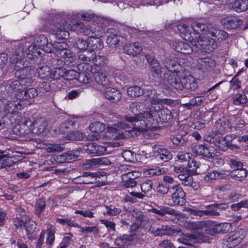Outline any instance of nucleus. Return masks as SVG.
I'll return each instance as SVG.
<instances>
[{
	"mask_svg": "<svg viewBox=\"0 0 248 248\" xmlns=\"http://www.w3.org/2000/svg\"><path fill=\"white\" fill-rule=\"evenodd\" d=\"M163 64L167 69L163 78L168 84L174 89L182 90L183 89V78L179 75L180 64L175 61L169 58L164 59Z\"/></svg>",
	"mask_w": 248,
	"mask_h": 248,
	"instance_id": "nucleus-1",
	"label": "nucleus"
},
{
	"mask_svg": "<svg viewBox=\"0 0 248 248\" xmlns=\"http://www.w3.org/2000/svg\"><path fill=\"white\" fill-rule=\"evenodd\" d=\"M78 126V124L76 121L68 120L61 125L60 131L62 133H67L66 139L68 140H80L84 139L85 135L81 132L72 130Z\"/></svg>",
	"mask_w": 248,
	"mask_h": 248,
	"instance_id": "nucleus-2",
	"label": "nucleus"
},
{
	"mask_svg": "<svg viewBox=\"0 0 248 248\" xmlns=\"http://www.w3.org/2000/svg\"><path fill=\"white\" fill-rule=\"evenodd\" d=\"M209 35L195 36L191 43L205 52L210 53L217 47V43L215 39L211 38Z\"/></svg>",
	"mask_w": 248,
	"mask_h": 248,
	"instance_id": "nucleus-3",
	"label": "nucleus"
},
{
	"mask_svg": "<svg viewBox=\"0 0 248 248\" xmlns=\"http://www.w3.org/2000/svg\"><path fill=\"white\" fill-rule=\"evenodd\" d=\"M46 125L47 122L46 120L43 118H39L36 119L33 122L30 119L26 120L22 126L27 134L31 133L39 135L45 131Z\"/></svg>",
	"mask_w": 248,
	"mask_h": 248,
	"instance_id": "nucleus-4",
	"label": "nucleus"
},
{
	"mask_svg": "<svg viewBox=\"0 0 248 248\" xmlns=\"http://www.w3.org/2000/svg\"><path fill=\"white\" fill-rule=\"evenodd\" d=\"M148 232L155 237L163 235H172L179 232L174 227L165 225L158 222L152 224Z\"/></svg>",
	"mask_w": 248,
	"mask_h": 248,
	"instance_id": "nucleus-5",
	"label": "nucleus"
},
{
	"mask_svg": "<svg viewBox=\"0 0 248 248\" xmlns=\"http://www.w3.org/2000/svg\"><path fill=\"white\" fill-rule=\"evenodd\" d=\"M126 124L124 122H118L114 124L115 127L108 126L107 128L106 136L109 138L114 140H123L129 136V132L128 131H120L116 127L124 129Z\"/></svg>",
	"mask_w": 248,
	"mask_h": 248,
	"instance_id": "nucleus-6",
	"label": "nucleus"
},
{
	"mask_svg": "<svg viewBox=\"0 0 248 248\" xmlns=\"http://www.w3.org/2000/svg\"><path fill=\"white\" fill-rule=\"evenodd\" d=\"M23 65H15L14 69L16 70L15 75L16 78L20 80H23L25 83H30L32 82L31 75L34 73V69L31 66L25 65V62Z\"/></svg>",
	"mask_w": 248,
	"mask_h": 248,
	"instance_id": "nucleus-7",
	"label": "nucleus"
},
{
	"mask_svg": "<svg viewBox=\"0 0 248 248\" xmlns=\"http://www.w3.org/2000/svg\"><path fill=\"white\" fill-rule=\"evenodd\" d=\"M145 57L149 64V68L152 73V75L154 77L163 78L164 74L167 71V69L163 64L164 60L162 62L163 66L161 67L158 61L155 60L153 56L147 54Z\"/></svg>",
	"mask_w": 248,
	"mask_h": 248,
	"instance_id": "nucleus-8",
	"label": "nucleus"
},
{
	"mask_svg": "<svg viewBox=\"0 0 248 248\" xmlns=\"http://www.w3.org/2000/svg\"><path fill=\"white\" fill-rule=\"evenodd\" d=\"M69 28L70 24H68L65 19L60 18L55 23L53 32L58 40L65 39L69 36L67 30Z\"/></svg>",
	"mask_w": 248,
	"mask_h": 248,
	"instance_id": "nucleus-9",
	"label": "nucleus"
},
{
	"mask_svg": "<svg viewBox=\"0 0 248 248\" xmlns=\"http://www.w3.org/2000/svg\"><path fill=\"white\" fill-rule=\"evenodd\" d=\"M17 48H14L12 52V54L9 57V61L11 63L15 65H23V57L24 55L23 46L21 42L19 41H14L13 45Z\"/></svg>",
	"mask_w": 248,
	"mask_h": 248,
	"instance_id": "nucleus-10",
	"label": "nucleus"
},
{
	"mask_svg": "<svg viewBox=\"0 0 248 248\" xmlns=\"http://www.w3.org/2000/svg\"><path fill=\"white\" fill-rule=\"evenodd\" d=\"M215 131L212 134L213 135L218 136L219 138L222 137L224 134L229 132L231 130V126L230 121L223 117L217 121L215 124Z\"/></svg>",
	"mask_w": 248,
	"mask_h": 248,
	"instance_id": "nucleus-11",
	"label": "nucleus"
},
{
	"mask_svg": "<svg viewBox=\"0 0 248 248\" xmlns=\"http://www.w3.org/2000/svg\"><path fill=\"white\" fill-rule=\"evenodd\" d=\"M171 200L173 205H183L186 203V194L183 188L177 185L171 187Z\"/></svg>",
	"mask_w": 248,
	"mask_h": 248,
	"instance_id": "nucleus-12",
	"label": "nucleus"
},
{
	"mask_svg": "<svg viewBox=\"0 0 248 248\" xmlns=\"http://www.w3.org/2000/svg\"><path fill=\"white\" fill-rule=\"evenodd\" d=\"M141 175V172L139 171L133 170L131 169L127 174L122 175L121 176L123 181V186L125 188H129L135 187L137 182L135 179L139 177Z\"/></svg>",
	"mask_w": 248,
	"mask_h": 248,
	"instance_id": "nucleus-13",
	"label": "nucleus"
},
{
	"mask_svg": "<svg viewBox=\"0 0 248 248\" xmlns=\"http://www.w3.org/2000/svg\"><path fill=\"white\" fill-rule=\"evenodd\" d=\"M7 93H16L15 96L17 99V94L19 93H22L23 90L26 88L27 86L26 83L23 80H20L19 79L10 81L8 80L6 82Z\"/></svg>",
	"mask_w": 248,
	"mask_h": 248,
	"instance_id": "nucleus-14",
	"label": "nucleus"
},
{
	"mask_svg": "<svg viewBox=\"0 0 248 248\" xmlns=\"http://www.w3.org/2000/svg\"><path fill=\"white\" fill-rule=\"evenodd\" d=\"M242 19L237 16H227L221 20V23L224 28L232 30L239 27L242 24Z\"/></svg>",
	"mask_w": 248,
	"mask_h": 248,
	"instance_id": "nucleus-15",
	"label": "nucleus"
},
{
	"mask_svg": "<svg viewBox=\"0 0 248 248\" xmlns=\"http://www.w3.org/2000/svg\"><path fill=\"white\" fill-rule=\"evenodd\" d=\"M89 68L90 66L87 63L79 64L78 68L80 72L78 73L77 80L85 84L90 83L92 81V74L89 73Z\"/></svg>",
	"mask_w": 248,
	"mask_h": 248,
	"instance_id": "nucleus-16",
	"label": "nucleus"
},
{
	"mask_svg": "<svg viewBox=\"0 0 248 248\" xmlns=\"http://www.w3.org/2000/svg\"><path fill=\"white\" fill-rule=\"evenodd\" d=\"M145 108V104L139 102H132L130 104V112L135 115L132 117H126L125 120L129 122L133 123L139 121V114Z\"/></svg>",
	"mask_w": 248,
	"mask_h": 248,
	"instance_id": "nucleus-17",
	"label": "nucleus"
},
{
	"mask_svg": "<svg viewBox=\"0 0 248 248\" xmlns=\"http://www.w3.org/2000/svg\"><path fill=\"white\" fill-rule=\"evenodd\" d=\"M153 152L158 159L164 162H167L172 158L170 151L160 145H155L153 148Z\"/></svg>",
	"mask_w": 248,
	"mask_h": 248,
	"instance_id": "nucleus-18",
	"label": "nucleus"
},
{
	"mask_svg": "<svg viewBox=\"0 0 248 248\" xmlns=\"http://www.w3.org/2000/svg\"><path fill=\"white\" fill-rule=\"evenodd\" d=\"M215 61L210 58H203L198 61L197 66L203 72L212 70L216 67Z\"/></svg>",
	"mask_w": 248,
	"mask_h": 248,
	"instance_id": "nucleus-19",
	"label": "nucleus"
},
{
	"mask_svg": "<svg viewBox=\"0 0 248 248\" xmlns=\"http://www.w3.org/2000/svg\"><path fill=\"white\" fill-rule=\"evenodd\" d=\"M55 53L58 57L70 58V51L67 48L68 45L64 42H55Z\"/></svg>",
	"mask_w": 248,
	"mask_h": 248,
	"instance_id": "nucleus-20",
	"label": "nucleus"
},
{
	"mask_svg": "<svg viewBox=\"0 0 248 248\" xmlns=\"http://www.w3.org/2000/svg\"><path fill=\"white\" fill-rule=\"evenodd\" d=\"M178 30L179 31L181 37L186 41L190 43L193 41L194 37L192 35V29L185 23H180L177 26Z\"/></svg>",
	"mask_w": 248,
	"mask_h": 248,
	"instance_id": "nucleus-21",
	"label": "nucleus"
},
{
	"mask_svg": "<svg viewBox=\"0 0 248 248\" xmlns=\"http://www.w3.org/2000/svg\"><path fill=\"white\" fill-rule=\"evenodd\" d=\"M73 58H66L63 61L62 59L58 57L51 58L47 60V63L53 69L61 68L63 66L64 63L69 66H72L74 64H70Z\"/></svg>",
	"mask_w": 248,
	"mask_h": 248,
	"instance_id": "nucleus-22",
	"label": "nucleus"
},
{
	"mask_svg": "<svg viewBox=\"0 0 248 248\" xmlns=\"http://www.w3.org/2000/svg\"><path fill=\"white\" fill-rule=\"evenodd\" d=\"M155 111L157 112L160 121L163 123L167 122L172 118L171 110L164 106L161 108L158 106L157 108L155 107Z\"/></svg>",
	"mask_w": 248,
	"mask_h": 248,
	"instance_id": "nucleus-23",
	"label": "nucleus"
},
{
	"mask_svg": "<svg viewBox=\"0 0 248 248\" xmlns=\"http://www.w3.org/2000/svg\"><path fill=\"white\" fill-rule=\"evenodd\" d=\"M212 28H214V27H212L211 25H207L199 21H194L191 24V29L198 34L203 32L206 35H210L209 30Z\"/></svg>",
	"mask_w": 248,
	"mask_h": 248,
	"instance_id": "nucleus-24",
	"label": "nucleus"
},
{
	"mask_svg": "<svg viewBox=\"0 0 248 248\" xmlns=\"http://www.w3.org/2000/svg\"><path fill=\"white\" fill-rule=\"evenodd\" d=\"M38 94L37 90L34 88L23 90L22 93H19L17 94V99L27 100L30 99L34 98Z\"/></svg>",
	"mask_w": 248,
	"mask_h": 248,
	"instance_id": "nucleus-25",
	"label": "nucleus"
},
{
	"mask_svg": "<svg viewBox=\"0 0 248 248\" xmlns=\"http://www.w3.org/2000/svg\"><path fill=\"white\" fill-rule=\"evenodd\" d=\"M105 97L113 103L118 102L121 98L120 92L114 88H108L105 92Z\"/></svg>",
	"mask_w": 248,
	"mask_h": 248,
	"instance_id": "nucleus-26",
	"label": "nucleus"
},
{
	"mask_svg": "<svg viewBox=\"0 0 248 248\" xmlns=\"http://www.w3.org/2000/svg\"><path fill=\"white\" fill-rule=\"evenodd\" d=\"M151 212L160 216H164L166 214L171 216H177L178 215L177 212L174 209L166 206H160L158 207V209L153 208L151 209Z\"/></svg>",
	"mask_w": 248,
	"mask_h": 248,
	"instance_id": "nucleus-27",
	"label": "nucleus"
},
{
	"mask_svg": "<svg viewBox=\"0 0 248 248\" xmlns=\"http://www.w3.org/2000/svg\"><path fill=\"white\" fill-rule=\"evenodd\" d=\"M173 47L176 51L184 54H189L193 51L191 46L184 42H175L173 44Z\"/></svg>",
	"mask_w": 248,
	"mask_h": 248,
	"instance_id": "nucleus-28",
	"label": "nucleus"
},
{
	"mask_svg": "<svg viewBox=\"0 0 248 248\" xmlns=\"http://www.w3.org/2000/svg\"><path fill=\"white\" fill-rule=\"evenodd\" d=\"M78 61H83L84 63L90 62L94 59L95 53L89 49L79 50L77 53Z\"/></svg>",
	"mask_w": 248,
	"mask_h": 248,
	"instance_id": "nucleus-29",
	"label": "nucleus"
},
{
	"mask_svg": "<svg viewBox=\"0 0 248 248\" xmlns=\"http://www.w3.org/2000/svg\"><path fill=\"white\" fill-rule=\"evenodd\" d=\"M87 163L84 164L86 168H90L95 165H108L111 161L107 157H100L89 160Z\"/></svg>",
	"mask_w": 248,
	"mask_h": 248,
	"instance_id": "nucleus-30",
	"label": "nucleus"
},
{
	"mask_svg": "<svg viewBox=\"0 0 248 248\" xmlns=\"http://www.w3.org/2000/svg\"><path fill=\"white\" fill-rule=\"evenodd\" d=\"M204 232L206 234L214 235L219 233L218 223L215 221H207L203 223Z\"/></svg>",
	"mask_w": 248,
	"mask_h": 248,
	"instance_id": "nucleus-31",
	"label": "nucleus"
},
{
	"mask_svg": "<svg viewBox=\"0 0 248 248\" xmlns=\"http://www.w3.org/2000/svg\"><path fill=\"white\" fill-rule=\"evenodd\" d=\"M142 50V47L139 43L126 45L124 47V52L127 54L135 55L139 54Z\"/></svg>",
	"mask_w": 248,
	"mask_h": 248,
	"instance_id": "nucleus-32",
	"label": "nucleus"
},
{
	"mask_svg": "<svg viewBox=\"0 0 248 248\" xmlns=\"http://www.w3.org/2000/svg\"><path fill=\"white\" fill-rule=\"evenodd\" d=\"M248 171L245 169L234 170L231 172V178L236 181L242 182L247 177Z\"/></svg>",
	"mask_w": 248,
	"mask_h": 248,
	"instance_id": "nucleus-33",
	"label": "nucleus"
},
{
	"mask_svg": "<svg viewBox=\"0 0 248 248\" xmlns=\"http://www.w3.org/2000/svg\"><path fill=\"white\" fill-rule=\"evenodd\" d=\"M94 78L96 82L102 87H106L110 85V82L104 72H97L95 73Z\"/></svg>",
	"mask_w": 248,
	"mask_h": 248,
	"instance_id": "nucleus-34",
	"label": "nucleus"
},
{
	"mask_svg": "<svg viewBox=\"0 0 248 248\" xmlns=\"http://www.w3.org/2000/svg\"><path fill=\"white\" fill-rule=\"evenodd\" d=\"M231 1L230 0H229ZM232 8L237 12L245 11L248 7V1L247 0H237L235 2H230Z\"/></svg>",
	"mask_w": 248,
	"mask_h": 248,
	"instance_id": "nucleus-35",
	"label": "nucleus"
},
{
	"mask_svg": "<svg viewBox=\"0 0 248 248\" xmlns=\"http://www.w3.org/2000/svg\"><path fill=\"white\" fill-rule=\"evenodd\" d=\"M123 40V38L122 36L114 34L107 37L106 43L109 47H115L119 46Z\"/></svg>",
	"mask_w": 248,
	"mask_h": 248,
	"instance_id": "nucleus-36",
	"label": "nucleus"
},
{
	"mask_svg": "<svg viewBox=\"0 0 248 248\" xmlns=\"http://www.w3.org/2000/svg\"><path fill=\"white\" fill-rule=\"evenodd\" d=\"M16 161L11 156H7L6 155H0V169L10 167Z\"/></svg>",
	"mask_w": 248,
	"mask_h": 248,
	"instance_id": "nucleus-37",
	"label": "nucleus"
},
{
	"mask_svg": "<svg viewBox=\"0 0 248 248\" xmlns=\"http://www.w3.org/2000/svg\"><path fill=\"white\" fill-rule=\"evenodd\" d=\"M224 177V171H212L208 172L205 176V180L210 181L217 179H223Z\"/></svg>",
	"mask_w": 248,
	"mask_h": 248,
	"instance_id": "nucleus-38",
	"label": "nucleus"
},
{
	"mask_svg": "<svg viewBox=\"0 0 248 248\" xmlns=\"http://www.w3.org/2000/svg\"><path fill=\"white\" fill-rule=\"evenodd\" d=\"M209 31L211 36L215 38L218 37V39L220 38L221 40L226 39L229 36L228 34L224 31L218 30L215 27L211 29Z\"/></svg>",
	"mask_w": 248,
	"mask_h": 248,
	"instance_id": "nucleus-39",
	"label": "nucleus"
},
{
	"mask_svg": "<svg viewBox=\"0 0 248 248\" xmlns=\"http://www.w3.org/2000/svg\"><path fill=\"white\" fill-rule=\"evenodd\" d=\"M127 93L129 96L136 97L143 94V89L138 86H132L127 89Z\"/></svg>",
	"mask_w": 248,
	"mask_h": 248,
	"instance_id": "nucleus-40",
	"label": "nucleus"
},
{
	"mask_svg": "<svg viewBox=\"0 0 248 248\" xmlns=\"http://www.w3.org/2000/svg\"><path fill=\"white\" fill-rule=\"evenodd\" d=\"M65 72H66L65 68H63L62 67L54 69L51 73L50 78L53 80H57L61 78H64Z\"/></svg>",
	"mask_w": 248,
	"mask_h": 248,
	"instance_id": "nucleus-41",
	"label": "nucleus"
},
{
	"mask_svg": "<svg viewBox=\"0 0 248 248\" xmlns=\"http://www.w3.org/2000/svg\"><path fill=\"white\" fill-rule=\"evenodd\" d=\"M183 89L185 88L191 91L195 90L197 87V85L194 79L189 78H183Z\"/></svg>",
	"mask_w": 248,
	"mask_h": 248,
	"instance_id": "nucleus-42",
	"label": "nucleus"
},
{
	"mask_svg": "<svg viewBox=\"0 0 248 248\" xmlns=\"http://www.w3.org/2000/svg\"><path fill=\"white\" fill-rule=\"evenodd\" d=\"M155 112V108L152 109L150 107H146V106L145 105V108L139 114V120L142 118H152L153 117L154 114Z\"/></svg>",
	"mask_w": 248,
	"mask_h": 248,
	"instance_id": "nucleus-43",
	"label": "nucleus"
},
{
	"mask_svg": "<svg viewBox=\"0 0 248 248\" xmlns=\"http://www.w3.org/2000/svg\"><path fill=\"white\" fill-rule=\"evenodd\" d=\"M38 77L41 78H50L51 72L50 68L46 65L43 66L37 69Z\"/></svg>",
	"mask_w": 248,
	"mask_h": 248,
	"instance_id": "nucleus-44",
	"label": "nucleus"
},
{
	"mask_svg": "<svg viewBox=\"0 0 248 248\" xmlns=\"http://www.w3.org/2000/svg\"><path fill=\"white\" fill-rule=\"evenodd\" d=\"M89 129L92 132L100 133L105 129V125L100 122H95L90 124Z\"/></svg>",
	"mask_w": 248,
	"mask_h": 248,
	"instance_id": "nucleus-45",
	"label": "nucleus"
},
{
	"mask_svg": "<svg viewBox=\"0 0 248 248\" xmlns=\"http://www.w3.org/2000/svg\"><path fill=\"white\" fill-rule=\"evenodd\" d=\"M46 206V201L43 199H39L36 202L35 207V214L38 217H40L42 212L44 210Z\"/></svg>",
	"mask_w": 248,
	"mask_h": 248,
	"instance_id": "nucleus-46",
	"label": "nucleus"
},
{
	"mask_svg": "<svg viewBox=\"0 0 248 248\" xmlns=\"http://www.w3.org/2000/svg\"><path fill=\"white\" fill-rule=\"evenodd\" d=\"M244 236L243 235H240L238 233H235L233 236L228 238V242L229 243L230 247H235L240 244L243 239Z\"/></svg>",
	"mask_w": 248,
	"mask_h": 248,
	"instance_id": "nucleus-47",
	"label": "nucleus"
},
{
	"mask_svg": "<svg viewBox=\"0 0 248 248\" xmlns=\"http://www.w3.org/2000/svg\"><path fill=\"white\" fill-rule=\"evenodd\" d=\"M97 177V174L93 172H85L82 176L80 177L81 179H83L82 183L89 184L93 183V181L92 180Z\"/></svg>",
	"mask_w": 248,
	"mask_h": 248,
	"instance_id": "nucleus-48",
	"label": "nucleus"
},
{
	"mask_svg": "<svg viewBox=\"0 0 248 248\" xmlns=\"http://www.w3.org/2000/svg\"><path fill=\"white\" fill-rule=\"evenodd\" d=\"M78 18H80L83 20L88 21H94L97 19V16L94 14L90 12L79 13L78 14Z\"/></svg>",
	"mask_w": 248,
	"mask_h": 248,
	"instance_id": "nucleus-49",
	"label": "nucleus"
},
{
	"mask_svg": "<svg viewBox=\"0 0 248 248\" xmlns=\"http://www.w3.org/2000/svg\"><path fill=\"white\" fill-rule=\"evenodd\" d=\"M190 173L187 170L186 172H183L178 175V178L182 181V184L185 186H190L191 182V177L189 175Z\"/></svg>",
	"mask_w": 248,
	"mask_h": 248,
	"instance_id": "nucleus-50",
	"label": "nucleus"
},
{
	"mask_svg": "<svg viewBox=\"0 0 248 248\" xmlns=\"http://www.w3.org/2000/svg\"><path fill=\"white\" fill-rule=\"evenodd\" d=\"M35 222L30 217H26L24 227H25L27 232L32 233L36 228Z\"/></svg>",
	"mask_w": 248,
	"mask_h": 248,
	"instance_id": "nucleus-51",
	"label": "nucleus"
},
{
	"mask_svg": "<svg viewBox=\"0 0 248 248\" xmlns=\"http://www.w3.org/2000/svg\"><path fill=\"white\" fill-rule=\"evenodd\" d=\"M47 231L46 243L47 245L51 246L55 240V230L52 225H50L47 229Z\"/></svg>",
	"mask_w": 248,
	"mask_h": 248,
	"instance_id": "nucleus-52",
	"label": "nucleus"
},
{
	"mask_svg": "<svg viewBox=\"0 0 248 248\" xmlns=\"http://www.w3.org/2000/svg\"><path fill=\"white\" fill-rule=\"evenodd\" d=\"M173 103L172 99L168 98L159 99L158 98H153L151 101V104L152 105H158L162 108V106H164L163 104H166L170 105Z\"/></svg>",
	"mask_w": 248,
	"mask_h": 248,
	"instance_id": "nucleus-53",
	"label": "nucleus"
},
{
	"mask_svg": "<svg viewBox=\"0 0 248 248\" xmlns=\"http://www.w3.org/2000/svg\"><path fill=\"white\" fill-rule=\"evenodd\" d=\"M89 47L88 49L90 51H93L101 49L103 48V45L102 42L99 39L94 38L91 43L89 42Z\"/></svg>",
	"mask_w": 248,
	"mask_h": 248,
	"instance_id": "nucleus-54",
	"label": "nucleus"
},
{
	"mask_svg": "<svg viewBox=\"0 0 248 248\" xmlns=\"http://www.w3.org/2000/svg\"><path fill=\"white\" fill-rule=\"evenodd\" d=\"M106 209V214L110 216H115L120 214L122 210L119 207L110 206H105Z\"/></svg>",
	"mask_w": 248,
	"mask_h": 248,
	"instance_id": "nucleus-55",
	"label": "nucleus"
},
{
	"mask_svg": "<svg viewBox=\"0 0 248 248\" xmlns=\"http://www.w3.org/2000/svg\"><path fill=\"white\" fill-rule=\"evenodd\" d=\"M248 101V99L245 94L238 93L233 98V103L235 105L246 104Z\"/></svg>",
	"mask_w": 248,
	"mask_h": 248,
	"instance_id": "nucleus-56",
	"label": "nucleus"
},
{
	"mask_svg": "<svg viewBox=\"0 0 248 248\" xmlns=\"http://www.w3.org/2000/svg\"><path fill=\"white\" fill-rule=\"evenodd\" d=\"M93 61L95 66L99 67H102L108 63L107 58L102 55L95 56Z\"/></svg>",
	"mask_w": 248,
	"mask_h": 248,
	"instance_id": "nucleus-57",
	"label": "nucleus"
},
{
	"mask_svg": "<svg viewBox=\"0 0 248 248\" xmlns=\"http://www.w3.org/2000/svg\"><path fill=\"white\" fill-rule=\"evenodd\" d=\"M47 41L48 40L46 36L44 35L40 34L35 38L34 43L39 48L41 49V47H43L45 46V45H46Z\"/></svg>",
	"mask_w": 248,
	"mask_h": 248,
	"instance_id": "nucleus-58",
	"label": "nucleus"
},
{
	"mask_svg": "<svg viewBox=\"0 0 248 248\" xmlns=\"http://www.w3.org/2000/svg\"><path fill=\"white\" fill-rule=\"evenodd\" d=\"M203 212V216H217L219 215L218 212L217 211L215 208L214 204L210 205L207 207L205 210H202Z\"/></svg>",
	"mask_w": 248,
	"mask_h": 248,
	"instance_id": "nucleus-59",
	"label": "nucleus"
},
{
	"mask_svg": "<svg viewBox=\"0 0 248 248\" xmlns=\"http://www.w3.org/2000/svg\"><path fill=\"white\" fill-rule=\"evenodd\" d=\"M65 72L64 76V79L66 80H72L73 79H77L78 72L74 70H68L65 69Z\"/></svg>",
	"mask_w": 248,
	"mask_h": 248,
	"instance_id": "nucleus-60",
	"label": "nucleus"
},
{
	"mask_svg": "<svg viewBox=\"0 0 248 248\" xmlns=\"http://www.w3.org/2000/svg\"><path fill=\"white\" fill-rule=\"evenodd\" d=\"M57 222H59L60 224L62 225H64L65 224H67L68 226L71 227H77V228H81V226L76 222H75L74 221L72 220L71 219L69 218H56Z\"/></svg>",
	"mask_w": 248,
	"mask_h": 248,
	"instance_id": "nucleus-61",
	"label": "nucleus"
},
{
	"mask_svg": "<svg viewBox=\"0 0 248 248\" xmlns=\"http://www.w3.org/2000/svg\"><path fill=\"white\" fill-rule=\"evenodd\" d=\"M170 189V187L168 184L160 182L156 187V191L161 195H166L168 193Z\"/></svg>",
	"mask_w": 248,
	"mask_h": 248,
	"instance_id": "nucleus-62",
	"label": "nucleus"
},
{
	"mask_svg": "<svg viewBox=\"0 0 248 248\" xmlns=\"http://www.w3.org/2000/svg\"><path fill=\"white\" fill-rule=\"evenodd\" d=\"M90 43L83 39H78L76 41L75 43V47H77L79 50H87L89 46Z\"/></svg>",
	"mask_w": 248,
	"mask_h": 248,
	"instance_id": "nucleus-63",
	"label": "nucleus"
},
{
	"mask_svg": "<svg viewBox=\"0 0 248 248\" xmlns=\"http://www.w3.org/2000/svg\"><path fill=\"white\" fill-rule=\"evenodd\" d=\"M153 182L150 180H146L140 184V188L144 193H147L151 191L153 187Z\"/></svg>",
	"mask_w": 248,
	"mask_h": 248,
	"instance_id": "nucleus-64",
	"label": "nucleus"
}]
</instances>
